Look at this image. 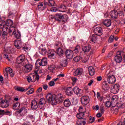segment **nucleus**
<instances>
[{
    "instance_id": "36",
    "label": "nucleus",
    "mask_w": 125,
    "mask_h": 125,
    "mask_svg": "<svg viewBox=\"0 0 125 125\" xmlns=\"http://www.w3.org/2000/svg\"><path fill=\"white\" fill-rule=\"evenodd\" d=\"M19 107H20V103H16L13 104V109L14 110H17L19 108Z\"/></svg>"
},
{
    "instance_id": "8",
    "label": "nucleus",
    "mask_w": 125,
    "mask_h": 125,
    "mask_svg": "<svg viewBox=\"0 0 125 125\" xmlns=\"http://www.w3.org/2000/svg\"><path fill=\"white\" fill-rule=\"evenodd\" d=\"M46 98L49 102H50L52 105H54V99L55 98V95H52L51 93L48 94Z\"/></svg>"
},
{
    "instance_id": "38",
    "label": "nucleus",
    "mask_w": 125,
    "mask_h": 125,
    "mask_svg": "<svg viewBox=\"0 0 125 125\" xmlns=\"http://www.w3.org/2000/svg\"><path fill=\"white\" fill-rule=\"evenodd\" d=\"M15 89L17 91H21V92H23V91H25V89H24V88L22 87H19V86H15Z\"/></svg>"
},
{
    "instance_id": "44",
    "label": "nucleus",
    "mask_w": 125,
    "mask_h": 125,
    "mask_svg": "<svg viewBox=\"0 0 125 125\" xmlns=\"http://www.w3.org/2000/svg\"><path fill=\"white\" fill-rule=\"evenodd\" d=\"M34 91L35 89H34V88H32L26 92V94H27V95H30V94H33Z\"/></svg>"
},
{
    "instance_id": "35",
    "label": "nucleus",
    "mask_w": 125,
    "mask_h": 125,
    "mask_svg": "<svg viewBox=\"0 0 125 125\" xmlns=\"http://www.w3.org/2000/svg\"><path fill=\"white\" fill-rule=\"evenodd\" d=\"M48 57L49 58H51V57H53L55 55V52L53 50H49L48 52Z\"/></svg>"
},
{
    "instance_id": "21",
    "label": "nucleus",
    "mask_w": 125,
    "mask_h": 125,
    "mask_svg": "<svg viewBox=\"0 0 125 125\" xmlns=\"http://www.w3.org/2000/svg\"><path fill=\"white\" fill-rule=\"evenodd\" d=\"M38 102L36 100H33L31 102V108L32 110H37L38 109Z\"/></svg>"
},
{
    "instance_id": "39",
    "label": "nucleus",
    "mask_w": 125,
    "mask_h": 125,
    "mask_svg": "<svg viewBox=\"0 0 125 125\" xmlns=\"http://www.w3.org/2000/svg\"><path fill=\"white\" fill-rule=\"evenodd\" d=\"M118 112H119V107H117V105H116V106H114L112 108V112L113 113V114H118Z\"/></svg>"
},
{
    "instance_id": "64",
    "label": "nucleus",
    "mask_w": 125,
    "mask_h": 125,
    "mask_svg": "<svg viewBox=\"0 0 125 125\" xmlns=\"http://www.w3.org/2000/svg\"><path fill=\"white\" fill-rule=\"evenodd\" d=\"M56 125H63V123L61 122H58Z\"/></svg>"
},
{
    "instance_id": "48",
    "label": "nucleus",
    "mask_w": 125,
    "mask_h": 125,
    "mask_svg": "<svg viewBox=\"0 0 125 125\" xmlns=\"http://www.w3.org/2000/svg\"><path fill=\"white\" fill-rule=\"evenodd\" d=\"M35 74L36 75H33V77H34L35 81H39V80H40V76H39V75H38V72H35Z\"/></svg>"
},
{
    "instance_id": "11",
    "label": "nucleus",
    "mask_w": 125,
    "mask_h": 125,
    "mask_svg": "<svg viewBox=\"0 0 125 125\" xmlns=\"http://www.w3.org/2000/svg\"><path fill=\"white\" fill-rule=\"evenodd\" d=\"M81 103L83 105H87L89 103V97L87 96H84L81 98Z\"/></svg>"
},
{
    "instance_id": "37",
    "label": "nucleus",
    "mask_w": 125,
    "mask_h": 125,
    "mask_svg": "<svg viewBox=\"0 0 125 125\" xmlns=\"http://www.w3.org/2000/svg\"><path fill=\"white\" fill-rule=\"evenodd\" d=\"M54 69H55V67L53 64H51L48 66V70L51 72H53V71H54Z\"/></svg>"
},
{
    "instance_id": "61",
    "label": "nucleus",
    "mask_w": 125,
    "mask_h": 125,
    "mask_svg": "<svg viewBox=\"0 0 125 125\" xmlns=\"http://www.w3.org/2000/svg\"><path fill=\"white\" fill-rule=\"evenodd\" d=\"M42 87H40L37 90V92L39 93H40V92H42Z\"/></svg>"
},
{
    "instance_id": "25",
    "label": "nucleus",
    "mask_w": 125,
    "mask_h": 125,
    "mask_svg": "<svg viewBox=\"0 0 125 125\" xmlns=\"http://www.w3.org/2000/svg\"><path fill=\"white\" fill-rule=\"evenodd\" d=\"M10 114V112L0 109V118H1L2 116H4V115H9Z\"/></svg>"
},
{
    "instance_id": "7",
    "label": "nucleus",
    "mask_w": 125,
    "mask_h": 125,
    "mask_svg": "<svg viewBox=\"0 0 125 125\" xmlns=\"http://www.w3.org/2000/svg\"><path fill=\"white\" fill-rule=\"evenodd\" d=\"M63 95L61 94H59L56 96L55 95V99H54V105H56L57 103H61L63 102Z\"/></svg>"
},
{
    "instance_id": "22",
    "label": "nucleus",
    "mask_w": 125,
    "mask_h": 125,
    "mask_svg": "<svg viewBox=\"0 0 125 125\" xmlns=\"http://www.w3.org/2000/svg\"><path fill=\"white\" fill-rule=\"evenodd\" d=\"M110 15L112 19H117L118 18V12L116 11H111Z\"/></svg>"
},
{
    "instance_id": "31",
    "label": "nucleus",
    "mask_w": 125,
    "mask_h": 125,
    "mask_svg": "<svg viewBox=\"0 0 125 125\" xmlns=\"http://www.w3.org/2000/svg\"><path fill=\"white\" fill-rule=\"evenodd\" d=\"M48 3H45V5L47 4L49 6H55V1H54V0H48Z\"/></svg>"
},
{
    "instance_id": "6",
    "label": "nucleus",
    "mask_w": 125,
    "mask_h": 125,
    "mask_svg": "<svg viewBox=\"0 0 125 125\" xmlns=\"http://www.w3.org/2000/svg\"><path fill=\"white\" fill-rule=\"evenodd\" d=\"M35 65L37 67H40V66H46V65H47V59L44 58L42 60H38L36 61Z\"/></svg>"
},
{
    "instance_id": "62",
    "label": "nucleus",
    "mask_w": 125,
    "mask_h": 125,
    "mask_svg": "<svg viewBox=\"0 0 125 125\" xmlns=\"http://www.w3.org/2000/svg\"><path fill=\"white\" fill-rule=\"evenodd\" d=\"M100 110L102 114H103V113H104V108H103V107L102 106L100 107Z\"/></svg>"
},
{
    "instance_id": "16",
    "label": "nucleus",
    "mask_w": 125,
    "mask_h": 125,
    "mask_svg": "<svg viewBox=\"0 0 125 125\" xmlns=\"http://www.w3.org/2000/svg\"><path fill=\"white\" fill-rule=\"evenodd\" d=\"M19 113L21 116H25V115L28 113V109H27L26 107H21L20 110H19Z\"/></svg>"
},
{
    "instance_id": "9",
    "label": "nucleus",
    "mask_w": 125,
    "mask_h": 125,
    "mask_svg": "<svg viewBox=\"0 0 125 125\" xmlns=\"http://www.w3.org/2000/svg\"><path fill=\"white\" fill-rule=\"evenodd\" d=\"M9 105V104L7 101L0 98V107H1V108H7Z\"/></svg>"
},
{
    "instance_id": "12",
    "label": "nucleus",
    "mask_w": 125,
    "mask_h": 125,
    "mask_svg": "<svg viewBox=\"0 0 125 125\" xmlns=\"http://www.w3.org/2000/svg\"><path fill=\"white\" fill-rule=\"evenodd\" d=\"M94 33L96 36H102L103 30L101 27H97L94 30Z\"/></svg>"
},
{
    "instance_id": "42",
    "label": "nucleus",
    "mask_w": 125,
    "mask_h": 125,
    "mask_svg": "<svg viewBox=\"0 0 125 125\" xmlns=\"http://www.w3.org/2000/svg\"><path fill=\"white\" fill-rule=\"evenodd\" d=\"M83 116H84V113H79L78 114H77L76 117L78 119L81 120V119H83Z\"/></svg>"
},
{
    "instance_id": "54",
    "label": "nucleus",
    "mask_w": 125,
    "mask_h": 125,
    "mask_svg": "<svg viewBox=\"0 0 125 125\" xmlns=\"http://www.w3.org/2000/svg\"><path fill=\"white\" fill-rule=\"evenodd\" d=\"M109 42H114V36H111L108 40Z\"/></svg>"
},
{
    "instance_id": "32",
    "label": "nucleus",
    "mask_w": 125,
    "mask_h": 125,
    "mask_svg": "<svg viewBox=\"0 0 125 125\" xmlns=\"http://www.w3.org/2000/svg\"><path fill=\"white\" fill-rule=\"evenodd\" d=\"M56 52L58 54V55H59V56H62L63 54H64V51H63V49L61 48H58L57 49Z\"/></svg>"
},
{
    "instance_id": "60",
    "label": "nucleus",
    "mask_w": 125,
    "mask_h": 125,
    "mask_svg": "<svg viewBox=\"0 0 125 125\" xmlns=\"http://www.w3.org/2000/svg\"><path fill=\"white\" fill-rule=\"evenodd\" d=\"M42 87H43V89H44L45 90H46V89H47V88H48V85H47V84H43Z\"/></svg>"
},
{
    "instance_id": "49",
    "label": "nucleus",
    "mask_w": 125,
    "mask_h": 125,
    "mask_svg": "<svg viewBox=\"0 0 125 125\" xmlns=\"http://www.w3.org/2000/svg\"><path fill=\"white\" fill-rule=\"evenodd\" d=\"M80 46L79 45L75 47V49L74 50V53H76V54L79 53V50H80Z\"/></svg>"
},
{
    "instance_id": "1",
    "label": "nucleus",
    "mask_w": 125,
    "mask_h": 125,
    "mask_svg": "<svg viewBox=\"0 0 125 125\" xmlns=\"http://www.w3.org/2000/svg\"><path fill=\"white\" fill-rule=\"evenodd\" d=\"M13 21L10 19H8L6 21H2L0 23V28L2 31H3L4 29L9 32V29L7 27H10L12 26Z\"/></svg>"
},
{
    "instance_id": "15",
    "label": "nucleus",
    "mask_w": 125,
    "mask_h": 125,
    "mask_svg": "<svg viewBox=\"0 0 125 125\" xmlns=\"http://www.w3.org/2000/svg\"><path fill=\"white\" fill-rule=\"evenodd\" d=\"M23 45V43L21 40H16L15 41V46L18 49H20Z\"/></svg>"
},
{
    "instance_id": "50",
    "label": "nucleus",
    "mask_w": 125,
    "mask_h": 125,
    "mask_svg": "<svg viewBox=\"0 0 125 125\" xmlns=\"http://www.w3.org/2000/svg\"><path fill=\"white\" fill-rule=\"evenodd\" d=\"M44 103H45V100L44 99H41L39 104V105H43Z\"/></svg>"
},
{
    "instance_id": "46",
    "label": "nucleus",
    "mask_w": 125,
    "mask_h": 125,
    "mask_svg": "<svg viewBox=\"0 0 125 125\" xmlns=\"http://www.w3.org/2000/svg\"><path fill=\"white\" fill-rule=\"evenodd\" d=\"M0 32H1V31H3V33H2V37H6V35H7V32H8V31H6H6L4 30H5V29H4L3 30H2L1 28H0Z\"/></svg>"
},
{
    "instance_id": "24",
    "label": "nucleus",
    "mask_w": 125,
    "mask_h": 125,
    "mask_svg": "<svg viewBox=\"0 0 125 125\" xmlns=\"http://www.w3.org/2000/svg\"><path fill=\"white\" fill-rule=\"evenodd\" d=\"M5 71L6 73H7L8 74H9L10 75V77H11V78L14 77V74L12 72V69H11V68L7 67L6 68H5Z\"/></svg>"
},
{
    "instance_id": "56",
    "label": "nucleus",
    "mask_w": 125,
    "mask_h": 125,
    "mask_svg": "<svg viewBox=\"0 0 125 125\" xmlns=\"http://www.w3.org/2000/svg\"><path fill=\"white\" fill-rule=\"evenodd\" d=\"M89 120L90 121V123H93L94 121H95V118H94V117L90 116V117L89 118Z\"/></svg>"
},
{
    "instance_id": "26",
    "label": "nucleus",
    "mask_w": 125,
    "mask_h": 125,
    "mask_svg": "<svg viewBox=\"0 0 125 125\" xmlns=\"http://www.w3.org/2000/svg\"><path fill=\"white\" fill-rule=\"evenodd\" d=\"M120 88V85L119 84H115L112 87L113 91H114V93H118L119 92Z\"/></svg>"
},
{
    "instance_id": "20",
    "label": "nucleus",
    "mask_w": 125,
    "mask_h": 125,
    "mask_svg": "<svg viewBox=\"0 0 125 125\" xmlns=\"http://www.w3.org/2000/svg\"><path fill=\"white\" fill-rule=\"evenodd\" d=\"M54 18L56 21H59L60 22L62 19H64V16L61 15L60 14H56L54 16Z\"/></svg>"
},
{
    "instance_id": "17",
    "label": "nucleus",
    "mask_w": 125,
    "mask_h": 125,
    "mask_svg": "<svg viewBox=\"0 0 125 125\" xmlns=\"http://www.w3.org/2000/svg\"><path fill=\"white\" fill-rule=\"evenodd\" d=\"M115 60L117 63H121V62H122L123 61V58L122 57L121 53L119 52L118 54L115 57Z\"/></svg>"
},
{
    "instance_id": "43",
    "label": "nucleus",
    "mask_w": 125,
    "mask_h": 125,
    "mask_svg": "<svg viewBox=\"0 0 125 125\" xmlns=\"http://www.w3.org/2000/svg\"><path fill=\"white\" fill-rule=\"evenodd\" d=\"M79 113H81V114H84V113H85V108H83V107L80 106L79 107Z\"/></svg>"
},
{
    "instance_id": "57",
    "label": "nucleus",
    "mask_w": 125,
    "mask_h": 125,
    "mask_svg": "<svg viewBox=\"0 0 125 125\" xmlns=\"http://www.w3.org/2000/svg\"><path fill=\"white\" fill-rule=\"evenodd\" d=\"M58 9L56 7H53L51 9V11H53V12H56L58 11Z\"/></svg>"
},
{
    "instance_id": "19",
    "label": "nucleus",
    "mask_w": 125,
    "mask_h": 125,
    "mask_svg": "<svg viewBox=\"0 0 125 125\" xmlns=\"http://www.w3.org/2000/svg\"><path fill=\"white\" fill-rule=\"evenodd\" d=\"M90 42L92 43H95L97 41V36L95 34L92 35L89 38Z\"/></svg>"
},
{
    "instance_id": "2",
    "label": "nucleus",
    "mask_w": 125,
    "mask_h": 125,
    "mask_svg": "<svg viewBox=\"0 0 125 125\" xmlns=\"http://www.w3.org/2000/svg\"><path fill=\"white\" fill-rule=\"evenodd\" d=\"M111 73V71L110 70H107L105 73V76H107V83L110 84H113L116 83V78L113 75H110Z\"/></svg>"
},
{
    "instance_id": "40",
    "label": "nucleus",
    "mask_w": 125,
    "mask_h": 125,
    "mask_svg": "<svg viewBox=\"0 0 125 125\" xmlns=\"http://www.w3.org/2000/svg\"><path fill=\"white\" fill-rule=\"evenodd\" d=\"M85 123V121L81 120H78L77 122V124L78 125H84Z\"/></svg>"
},
{
    "instance_id": "14",
    "label": "nucleus",
    "mask_w": 125,
    "mask_h": 125,
    "mask_svg": "<svg viewBox=\"0 0 125 125\" xmlns=\"http://www.w3.org/2000/svg\"><path fill=\"white\" fill-rule=\"evenodd\" d=\"M65 55L68 59H72L74 56V52L71 50H67L65 52Z\"/></svg>"
},
{
    "instance_id": "47",
    "label": "nucleus",
    "mask_w": 125,
    "mask_h": 125,
    "mask_svg": "<svg viewBox=\"0 0 125 125\" xmlns=\"http://www.w3.org/2000/svg\"><path fill=\"white\" fill-rule=\"evenodd\" d=\"M81 59H82V57H81L80 56H77L74 58V61L75 62H79V61H80Z\"/></svg>"
},
{
    "instance_id": "45",
    "label": "nucleus",
    "mask_w": 125,
    "mask_h": 125,
    "mask_svg": "<svg viewBox=\"0 0 125 125\" xmlns=\"http://www.w3.org/2000/svg\"><path fill=\"white\" fill-rule=\"evenodd\" d=\"M40 51H41V54L42 55H45V54H46L47 51H46V49H45V48H41Z\"/></svg>"
},
{
    "instance_id": "27",
    "label": "nucleus",
    "mask_w": 125,
    "mask_h": 125,
    "mask_svg": "<svg viewBox=\"0 0 125 125\" xmlns=\"http://www.w3.org/2000/svg\"><path fill=\"white\" fill-rule=\"evenodd\" d=\"M88 71L89 72V75H90V76H93V75H94L95 70H94V68H93V67L89 66L88 68Z\"/></svg>"
},
{
    "instance_id": "41",
    "label": "nucleus",
    "mask_w": 125,
    "mask_h": 125,
    "mask_svg": "<svg viewBox=\"0 0 125 125\" xmlns=\"http://www.w3.org/2000/svg\"><path fill=\"white\" fill-rule=\"evenodd\" d=\"M67 61L66 60L62 61L60 62V64L62 67H66L67 66Z\"/></svg>"
},
{
    "instance_id": "59",
    "label": "nucleus",
    "mask_w": 125,
    "mask_h": 125,
    "mask_svg": "<svg viewBox=\"0 0 125 125\" xmlns=\"http://www.w3.org/2000/svg\"><path fill=\"white\" fill-rule=\"evenodd\" d=\"M88 61V57H85L84 60L82 61V62H83V63H85L86 62H87Z\"/></svg>"
},
{
    "instance_id": "55",
    "label": "nucleus",
    "mask_w": 125,
    "mask_h": 125,
    "mask_svg": "<svg viewBox=\"0 0 125 125\" xmlns=\"http://www.w3.org/2000/svg\"><path fill=\"white\" fill-rule=\"evenodd\" d=\"M6 51L8 53H11V52H12V48L8 47H7Z\"/></svg>"
},
{
    "instance_id": "52",
    "label": "nucleus",
    "mask_w": 125,
    "mask_h": 125,
    "mask_svg": "<svg viewBox=\"0 0 125 125\" xmlns=\"http://www.w3.org/2000/svg\"><path fill=\"white\" fill-rule=\"evenodd\" d=\"M105 87H108V85L105 83H104L102 85V88H103L104 90H107V89Z\"/></svg>"
},
{
    "instance_id": "28",
    "label": "nucleus",
    "mask_w": 125,
    "mask_h": 125,
    "mask_svg": "<svg viewBox=\"0 0 125 125\" xmlns=\"http://www.w3.org/2000/svg\"><path fill=\"white\" fill-rule=\"evenodd\" d=\"M27 81L28 83H33L34 82H36V79H35V77L34 75H31L27 77Z\"/></svg>"
},
{
    "instance_id": "29",
    "label": "nucleus",
    "mask_w": 125,
    "mask_h": 125,
    "mask_svg": "<svg viewBox=\"0 0 125 125\" xmlns=\"http://www.w3.org/2000/svg\"><path fill=\"white\" fill-rule=\"evenodd\" d=\"M91 49V46L88 45L87 46H83L82 47V50L83 52H88Z\"/></svg>"
},
{
    "instance_id": "53",
    "label": "nucleus",
    "mask_w": 125,
    "mask_h": 125,
    "mask_svg": "<svg viewBox=\"0 0 125 125\" xmlns=\"http://www.w3.org/2000/svg\"><path fill=\"white\" fill-rule=\"evenodd\" d=\"M48 84L50 86H54L55 85V83L53 81H51L48 83Z\"/></svg>"
},
{
    "instance_id": "58",
    "label": "nucleus",
    "mask_w": 125,
    "mask_h": 125,
    "mask_svg": "<svg viewBox=\"0 0 125 125\" xmlns=\"http://www.w3.org/2000/svg\"><path fill=\"white\" fill-rule=\"evenodd\" d=\"M118 107H119V108H125V104H118L117 105Z\"/></svg>"
},
{
    "instance_id": "33",
    "label": "nucleus",
    "mask_w": 125,
    "mask_h": 125,
    "mask_svg": "<svg viewBox=\"0 0 125 125\" xmlns=\"http://www.w3.org/2000/svg\"><path fill=\"white\" fill-rule=\"evenodd\" d=\"M38 7L39 10L40 11H42V10H44L45 7L43 6V2H40L38 3Z\"/></svg>"
},
{
    "instance_id": "5",
    "label": "nucleus",
    "mask_w": 125,
    "mask_h": 125,
    "mask_svg": "<svg viewBox=\"0 0 125 125\" xmlns=\"http://www.w3.org/2000/svg\"><path fill=\"white\" fill-rule=\"evenodd\" d=\"M27 62H28V61H27L24 55H21L17 58L16 64H21L23 66L26 65Z\"/></svg>"
},
{
    "instance_id": "3",
    "label": "nucleus",
    "mask_w": 125,
    "mask_h": 125,
    "mask_svg": "<svg viewBox=\"0 0 125 125\" xmlns=\"http://www.w3.org/2000/svg\"><path fill=\"white\" fill-rule=\"evenodd\" d=\"M9 33H12L16 39H19L21 37V34L20 33V32L18 31L17 28L14 26H11L10 27L9 29Z\"/></svg>"
},
{
    "instance_id": "13",
    "label": "nucleus",
    "mask_w": 125,
    "mask_h": 125,
    "mask_svg": "<svg viewBox=\"0 0 125 125\" xmlns=\"http://www.w3.org/2000/svg\"><path fill=\"white\" fill-rule=\"evenodd\" d=\"M73 91L76 95H78V96H81V95H83V90L80 89L79 87L76 86L73 88Z\"/></svg>"
},
{
    "instance_id": "51",
    "label": "nucleus",
    "mask_w": 125,
    "mask_h": 125,
    "mask_svg": "<svg viewBox=\"0 0 125 125\" xmlns=\"http://www.w3.org/2000/svg\"><path fill=\"white\" fill-rule=\"evenodd\" d=\"M27 118H28V119H30V120H35V116L32 114H29L27 116Z\"/></svg>"
},
{
    "instance_id": "4",
    "label": "nucleus",
    "mask_w": 125,
    "mask_h": 125,
    "mask_svg": "<svg viewBox=\"0 0 125 125\" xmlns=\"http://www.w3.org/2000/svg\"><path fill=\"white\" fill-rule=\"evenodd\" d=\"M118 100H119V97H118V96L117 95L113 96L111 99V103L110 101H107L105 103L106 107H107V108H110L112 104H113L114 105H117Z\"/></svg>"
},
{
    "instance_id": "18",
    "label": "nucleus",
    "mask_w": 125,
    "mask_h": 125,
    "mask_svg": "<svg viewBox=\"0 0 125 125\" xmlns=\"http://www.w3.org/2000/svg\"><path fill=\"white\" fill-rule=\"evenodd\" d=\"M83 68H78L74 71V76H81L83 74Z\"/></svg>"
},
{
    "instance_id": "10",
    "label": "nucleus",
    "mask_w": 125,
    "mask_h": 125,
    "mask_svg": "<svg viewBox=\"0 0 125 125\" xmlns=\"http://www.w3.org/2000/svg\"><path fill=\"white\" fill-rule=\"evenodd\" d=\"M23 67L22 68L24 72L25 73H29L32 71L33 69V65L32 64H24L23 65Z\"/></svg>"
},
{
    "instance_id": "34",
    "label": "nucleus",
    "mask_w": 125,
    "mask_h": 125,
    "mask_svg": "<svg viewBox=\"0 0 125 125\" xmlns=\"http://www.w3.org/2000/svg\"><path fill=\"white\" fill-rule=\"evenodd\" d=\"M63 104L64 105L65 107H70L71 105V102H70V100H69V99H66L65 100Z\"/></svg>"
},
{
    "instance_id": "23",
    "label": "nucleus",
    "mask_w": 125,
    "mask_h": 125,
    "mask_svg": "<svg viewBox=\"0 0 125 125\" xmlns=\"http://www.w3.org/2000/svg\"><path fill=\"white\" fill-rule=\"evenodd\" d=\"M65 93L66 95L71 96L73 94V89L71 87H69L66 89Z\"/></svg>"
},
{
    "instance_id": "30",
    "label": "nucleus",
    "mask_w": 125,
    "mask_h": 125,
    "mask_svg": "<svg viewBox=\"0 0 125 125\" xmlns=\"http://www.w3.org/2000/svg\"><path fill=\"white\" fill-rule=\"evenodd\" d=\"M112 24L111 22V20L106 19L104 21V26H106V27H110Z\"/></svg>"
},
{
    "instance_id": "63",
    "label": "nucleus",
    "mask_w": 125,
    "mask_h": 125,
    "mask_svg": "<svg viewBox=\"0 0 125 125\" xmlns=\"http://www.w3.org/2000/svg\"><path fill=\"white\" fill-rule=\"evenodd\" d=\"M61 8H62V9H66L67 7L65 5H62L61 6Z\"/></svg>"
}]
</instances>
